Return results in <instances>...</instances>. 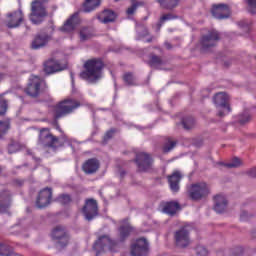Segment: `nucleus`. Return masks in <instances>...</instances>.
<instances>
[{
    "label": "nucleus",
    "mask_w": 256,
    "mask_h": 256,
    "mask_svg": "<svg viewBox=\"0 0 256 256\" xmlns=\"http://www.w3.org/2000/svg\"><path fill=\"white\" fill-rule=\"evenodd\" d=\"M122 225L119 226V239L115 240L111 236L104 234L98 237V239L93 244V249L96 251V255L103 253L104 251H111L112 253H117L120 243H125L131 233H133L134 228L129 223L128 219L122 221Z\"/></svg>",
    "instance_id": "1"
},
{
    "label": "nucleus",
    "mask_w": 256,
    "mask_h": 256,
    "mask_svg": "<svg viewBox=\"0 0 256 256\" xmlns=\"http://www.w3.org/2000/svg\"><path fill=\"white\" fill-rule=\"evenodd\" d=\"M105 63L99 58H93L87 60L84 63V71L80 73V78L88 83H97V80L101 78Z\"/></svg>",
    "instance_id": "2"
},
{
    "label": "nucleus",
    "mask_w": 256,
    "mask_h": 256,
    "mask_svg": "<svg viewBox=\"0 0 256 256\" xmlns=\"http://www.w3.org/2000/svg\"><path fill=\"white\" fill-rule=\"evenodd\" d=\"M38 133L37 144L43 147V149H53L55 151L65 145V139L61 140L53 135L51 128H40Z\"/></svg>",
    "instance_id": "3"
},
{
    "label": "nucleus",
    "mask_w": 256,
    "mask_h": 256,
    "mask_svg": "<svg viewBox=\"0 0 256 256\" xmlns=\"http://www.w3.org/2000/svg\"><path fill=\"white\" fill-rule=\"evenodd\" d=\"M81 102L73 98H66L60 101L54 109V121H59L61 117L71 115L76 109H79Z\"/></svg>",
    "instance_id": "4"
},
{
    "label": "nucleus",
    "mask_w": 256,
    "mask_h": 256,
    "mask_svg": "<svg viewBox=\"0 0 256 256\" xmlns=\"http://www.w3.org/2000/svg\"><path fill=\"white\" fill-rule=\"evenodd\" d=\"M48 3L49 1L47 0H34L31 2L30 21L33 25H41L45 18L49 16V12H47Z\"/></svg>",
    "instance_id": "5"
},
{
    "label": "nucleus",
    "mask_w": 256,
    "mask_h": 256,
    "mask_svg": "<svg viewBox=\"0 0 256 256\" xmlns=\"http://www.w3.org/2000/svg\"><path fill=\"white\" fill-rule=\"evenodd\" d=\"M219 41H221V34L217 30H209L200 37L199 45L201 53H211L217 47Z\"/></svg>",
    "instance_id": "6"
},
{
    "label": "nucleus",
    "mask_w": 256,
    "mask_h": 256,
    "mask_svg": "<svg viewBox=\"0 0 256 256\" xmlns=\"http://www.w3.org/2000/svg\"><path fill=\"white\" fill-rule=\"evenodd\" d=\"M209 193H211V189L205 182H197L187 187V197L191 201H203L209 197Z\"/></svg>",
    "instance_id": "7"
},
{
    "label": "nucleus",
    "mask_w": 256,
    "mask_h": 256,
    "mask_svg": "<svg viewBox=\"0 0 256 256\" xmlns=\"http://www.w3.org/2000/svg\"><path fill=\"white\" fill-rule=\"evenodd\" d=\"M191 226L185 225L174 232V243L178 249H187L191 245Z\"/></svg>",
    "instance_id": "8"
},
{
    "label": "nucleus",
    "mask_w": 256,
    "mask_h": 256,
    "mask_svg": "<svg viewBox=\"0 0 256 256\" xmlns=\"http://www.w3.org/2000/svg\"><path fill=\"white\" fill-rule=\"evenodd\" d=\"M153 156L147 152H137L133 162L137 166L138 173H147L153 169Z\"/></svg>",
    "instance_id": "9"
},
{
    "label": "nucleus",
    "mask_w": 256,
    "mask_h": 256,
    "mask_svg": "<svg viewBox=\"0 0 256 256\" xmlns=\"http://www.w3.org/2000/svg\"><path fill=\"white\" fill-rule=\"evenodd\" d=\"M214 103L218 109V117H225L227 113H231V105H229V96L223 92H219L214 96Z\"/></svg>",
    "instance_id": "10"
},
{
    "label": "nucleus",
    "mask_w": 256,
    "mask_h": 256,
    "mask_svg": "<svg viewBox=\"0 0 256 256\" xmlns=\"http://www.w3.org/2000/svg\"><path fill=\"white\" fill-rule=\"evenodd\" d=\"M82 214L86 221H93L95 217L99 216V204L93 198H87L82 207Z\"/></svg>",
    "instance_id": "11"
},
{
    "label": "nucleus",
    "mask_w": 256,
    "mask_h": 256,
    "mask_svg": "<svg viewBox=\"0 0 256 256\" xmlns=\"http://www.w3.org/2000/svg\"><path fill=\"white\" fill-rule=\"evenodd\" d=\"M131 256H147L149 255V242L145 238H139L130 246Z\"/></svg>",
    "instance_id": "12"
},
{
    "label": "nucleus",
    "mask_w": 256,
    "mask_h": 256,
    "mask_svg": "<svg viewBox=\"0 0 256 256\" xmlns=\"http://www.w3.org/2000/svg\"><path fill=\"white\" fill-rule=\"evenodd\" d=\"M24 93L32 99H37L41 95V78L39 76H32L27 87L24 89Z\"/></svg>",
    "instance_id": "13"
},
{
    "label": "nucleus",
    "mask_w": 256,
    "mask_h": 256,
    "mask_svg": "<svg viewBox=\"0 0 256 256\" xmlns=\"http://www.w3.org/2000/svg\"><path fill=\"white\" fill-rule=\"evenodd\" d=\"M52 239L56 241L59 247H67V245H69V233H67V229L61 225L56 226L52 230Z\"/></svg>",
    "instance_id": "14"
},
{
    "label": "nucleus",
    "mask_w": 256,
    "mask_h": 256,
    "mask_svg": "<svg viewBox=\"0 0 256 256\" xmlns=\"http://www.w3.org/2000/svg\"><path fill=\"white\" fill-rule=\"evenodd\" d=\"M51 199H53V189L49 187L42 189L36 198V207L45 209L51 204Z\"/></svg>",
    "instance_id": "15"
},
{
    "label": "nucleus",
    "mask_w": 256,
    "mask_h": 256,
    "mask_svg": "<svg viewBox=\"0 0 256 256\" xmlns=\"http://www.w3.org/2000/svg\"><path fill=\"white\" fill-rule=\"evenodd\" d=\"M211 14L215 19L223 20L231 17V8L227 4H213Z\"/></svg>",
    "instance_id": "16"
},
{
    "label": "nucleus",
    "mask_w": 256,
    "mask_h": 256,
    "mask_svg": "<svg viewBox=\"0 0 256 256\" xmlns=\"http://www.w3.org/2000/svg\"><path fill=\"white\" fill-rule=\"evenodd\" d=\"M25 21V15L22 10H16L7 14L6 26L8 29H17L21 26V23Z\"/></svg>",
    "instance_id": "17"
},
{
    "label": "nucleus",
    "mask_w": 256,
    "mask_h": 256,
    "mask_svg": "<svg viewBox=\"0 0 256 256\" xmlns=\"http://www.w3.org/2000/svg\"><path fill=\"white\" fill-rule=\"evenodd\" d=\"M49 41H51V35L47 34L46 32H40L34 36L30 47L34 51H37V49H43V47H47Z\"/></svg>",
    "instance_id": "18"
},
{
    "label": "nucleus",
    "mask_w": 256,
    "mask_h": 256,
    "mask_svg": "<svg viewBox=\"0 0 256 256\" xmlns=\"http://www.w3.org/2000/svg\"><path fill=\"white\" fill-rule=\"evenodd\" d=\"M77 25H79V13L76 12L65 21L64 25L60 27V31L62 33H73Z\"/></svg>",
    "instance_id": "19"
},
{
    "label": "nucleus",
    "mask_w": 256,
    "mask_h": 256,
    "mask_svg": "<svg viewBox=\"0 0 256 256\" xmlns=\"http://www.w3.org/2000/svg\"><path fill=\"white\" fill-rule=\"evenodd\" d=\"M43 71L46 75H53V73H59V71H63V66L59 61L51 58L44 62Z\"/></svg>",
    "instance_id": "20"
},
{
    "label": "nucleus",
    "mask_w": 256,
    "mask_h": 256,
    "mask_svg": "<svg viewBox=\"0 0 256 256\" xmlns=\"http://www.w3.org/2000/svg\"><path fill=\"white\" fill-rule=\"evenodd\" d=\"M99 167H101L99 160L97 158H90L82 164V171L86 175H93L96 171H99Z\"/></svg>",
    "instance_id": "21"
},
{
    "label": "nucleus",
    "mask_w": 256,
    "mask_h": 256,
    "mask_svg": "<svg viewBox=\"0 0 256 256\" xmlns=\"http://www.w3.org/2000/svg\"><path fill=\"white\" fill-rule=\"evenodd\" d=\"M12 197L11 190L4 189L0 191V213H5L11 207Z\"/></svg>",
    "instance_id": "22"
},
{
    "label": "nucleus",
    "mask_w": 256,
    "mask_h": 256,
    "mask_svg": "<svg viewBox=\"0 0 256 256\" xmlns=\"http://www.w3.org/2000/svg\"><path fill=\"white\" fill-rule=\"evenodd\" d=\"M97 19L100 23L107 25L109 23H115L117 20V13L111 9H105L97 15Z\"/></svg>",
    "instance_id": "23"
},
{
    "label": "nucleus",
    "mask_w": 256,
    "mask_h": 256,
    "mask_svg": "<svg viewBox=\"0 0 256 256\" xmlns=\"http://www.w3.org/2000/svg\"><path fill=\"white\" fill-rule=\"evenodd\" d=\"M177 211H181V204L177 201H169L162 203V212L170 217H175Z\"/></svg>",
    "instance_id": "24"
},
{
    "label": "nucleus",
    "mask_w": 256,
    "mask_h": 256,
    "mask_svg": "<svg viewBox=\"0 0 256 256\" xmlns=\"http://www.w3.org/2000/svg\"><path fill=\"white\" fill-rule=\"evenodd\" d=\"M167 179L171 191H173V193H179V184L181 183V179H183V175L181 174V172L175 171L171 175L167 176Z\"/></svg>",
    "instance_id": "25"
},
{
    "label": "nucleus",
    "mask_w": 256,
    "mask_h": 256,
    "mask_svg": "<svg viewBox=\"0 0 256 256\" xmlns=\"http://www.w3.org/2000/svg\"><path fill=\"white\" fill-rule=\"evenodd\" d=\"M227 205L228 202L225 196L222 194H217L214 196V211H216V213H225Z\"/></svg>",
    "instance_id": "26"
},
{
    "label": "nucleus",
    "mask_w": 256,
    "mask_h": 256,
    "mask_svg": "<svg viewBox=\"0 0 256 256\" xmlns=\"http://www.w3.org/2000/svg\"><path fill=\"white\" fill-rule=\"evenodd\" d=\"M101 6V0H85L82 4L84 13H91Z\"/></svg>",
    "instance_id": "27"
},
{
    "label": "nucleus",
    "mask_w": 256,
    "mask_h": 256,
    "mask_svg": "<svg viewBox=\"0 0 256 256\" xmlns=\"http://www.w3.org/2000/svg\"><path fill=\"white\" fill-rule=\"evenodd\" d=\"M162 9L167 11H173L176 7H179V0H157Z\"/></svg>",
    "instance_id": "28"
},
{
    "label": "nucleus",
    "mask_w": 256,
    "mask_h": 256,
    "mask_svg": "<svg viewBox=\"0 0 256 256\" xmlns=\"http://www.w3.org/2000/svg\"><path fill=\"white\" fill-rule=\"evenodd\" d=\"M148 65H150V67H153L154 69H159V67L163 65V58H161V56H157V54H150Z\"/></svg>",
    "instance_id": "29"
},
{
    "label": "nucleus",
    "mask_w": 256,
    "mask_h": 256,
    "mask_svg": "<svg viewBox=\"0 0 256 256\" xmlns=\"http://www.w3.org/2000/svg\"><path fill=\"white\" fill-rule=\"evenodd\" d=\"M181 125L186 131H191L195 127V118L193 116H186L182 118Z\"/></svg>",
    "instance_id": "30"
},
{
    "label": "nucleus",
    "mask_w": 256,
    "mask_h": 256,
    "mask_svg": "<svg viewBox=\"0 0 256 256\" xmlns=\"http://www.w3.org/2000/svg\"><path fill=\"white\" fill-rule=\"evenodd\" d=\"M91 37H95V31L93 28L85 27L80 30V39L81 41H88Z\"/></svg>",
    "instance_id": "31"
},
{
    "label": "nucleus",
    "mask_w": 256,
    "mask_h": 256,
    "mask_svg": "<svg viewBox=\"0 0 256 256\" xmlns=\"http://www.w3.org/2000/svg\"><path fill=\"white\" fill-rule=\"evenodd\" d=\"M23 149V145L21 143L15 141L14 139H10V143L8 144V153L9 155H13V153H17Z\"/></svg>",
    "instance_id": "32"
},
{
    "label": "nucleus",
    "mask_w": 256,
    "mask_h": 256,
    "mask_svg": "<svg viewBox=\"0 0 256 256\" xmlns=\"http://www.w3.org/2000/svg\"><path fill=\"white\" fill-rule=\"evenodd\" d=\"M11 129L9 120H0V140L3 139Z\"/></svg>",
    "instance_id": "33"
},
{
    "label": "nucleus",
    "mask_w": 256,
    "mask_h": 256,
    "mask_svg": "<svg viewBox=\"0 0 256 256\" xmlns=\"http://www.w3.org/2000/svg\"><path fill=\"white\" fill-rule=\"evenodd\" d=\"M56 201L60 203V205H70L73 202V198L70 194H60Z\"/></svg>",
    "instance_id": "34"
},
{
    "label": "nucleus",
    "mask_w": 256,
    "mask_h": 256,
    "mask_svg": "<svg viewBox=\"0 0 256 256\" xmlns=\"http://www.w3.org/2000/svg\"><path fill=\"white\" fill-rule=\"evenodd\" d=\"M219 165H223L224 167H227L228 169H235L237 167H241V165H243V162H241V159L235 157L232 160V162H230V163L220 162Z\"/></svg>",
    "instance_id": "35"
},
{
    "label": "nucleus",
    "mask_w": 256,
    "mask_h": 256,
    "mask_svg": "<svg viewBox=\"0 0 256 256\" xmlns=\"http://www.w3.org/2000/svg\"><path fill=\"white\" fill-rule=\"evenodd\" d=\"M13 255V247L0 243V256H11Z\"/></svg>",
    "instance_id": "36"
},
{
    "label": "nucleus",
    "mask_w": 256,
    "mask_h": 256,
    "mask_svg": "<svg viewBox=\"0 0 256 256\" xmlns=\"http://www.w3.org/2000/svg\"><path fill=\"white\" fill-rule=\"evenodd\" d=\"M123 80L126 83V85L132 87L134 85H137V82H135V75L131 72H127L123 76Z\"/></svg>",
    "instance_id": "37"
},
{
    "label": "nucleus",
    "mask_w": 256,
    "mask_h": 256,
    "mask_svg": "<svg viewBox=\"0 0 256 256\" xmlns=\"http://www.w3.org/2000/svg\"><path fill=\"white\" fill-rule=\"evenodd\" d=\"M177 145L176 141L171 140V138H168V142L164 144L162 151L163 153H169L170 151H173Z\"/></svg>",
    "instance_id": "38"
},
{
    "label": "nucleus",
    "mask_w": 256,
    "mask_h": 256,
    "mask_svg": "<svg viewBox=\"0 0 256 256\" xmlns=\"http://www.w3.org/2000/svg\"><path fill=\"white\" fill-rule=\"evenodd\" d=\"M173 19H179V16L173 14V13H167L160 17L159 23L160 25H163L165 21H172Z\"/></svg>",
    "instance_id": "39"
},
{
    "label": "nucleus",
    "mask_w": 256,
    "mask_h": 256,
    "mask_svg": "<svg viewBox=\"0 0 256 256\" xmlns=\"http://www.w3.org/2000/svg\"><path fill=\"white\" fill-rule=\"evenodd\" d=\"M143 5V2H138L137 0H132L131 6L127 9V15H133L137 11V7Z\"/></svg>",
    "instance_id": "40"
},
{
    "label": "nucleus",
    "mask_w": 256,
    "mask_h": 256,
    "mask_svg": "<svg viewBox=\"0 0 256 256\" xmlns=\"http://www.w3.org/2000/svg\"><path fill=\"white\" fill-rule=\"evenodd\" d=\"M249 121H251V115H249V113L244 112L239 116L238 122L240 125H245V123H249Z\"/></svg>",
    "instance_id": "41"
},
{
    "label": "nucleus",
    "mask_w": 256,
    "mask_h": 256,
    "mask_svg": "<svg viewBox=\"0 0 256 256\" xmlns=\"http://www.w3.org/2000/svg\"><path fill=\"white\" fill-rule=\"evenodd\" d=\"M246 3L248 5V11L252 15L256 14V0H246Z\"/></svg>",
    "instance_id": "42"
},
{
    "label": "nucleus",
    "mask_w": 256,
    "mask_h": 256,
    "mask_svg": "<svg viewBox=\"0 0 256 256\" xmlns=\"http://www.w3.org/2000/svg\"><path fill=\"white\" fill-rule=\"evenodd\" d=\"M196 255L197 256H208L209 255V250H207L205 248V246L199 245V246L196 247Z\"/></svg>",
    "instance_id": "43"
},
{
    "label": "nucleus",
    "mask_w": 256,
    "mask_h": 256,
    "mask_svg": "<svg viewBox=\"0 0 256 256\" xmlns=\"http://www.w3.org/2000/svg\"><path fill=\"white\" fill-rule=\"evenodd\" d=\"M7 113V100L0 99V116L5 115Z\"/></svg>",
    "instance_id": "44"
},
{
    "label": "nucleus",
    "mask_w": 256,
    "mask_h": 256,
    "mask_svg": "<svg viewBox=\"0 0 256 256\" xmlns=\"http://www.w3.org/2000/svg\"><path fill=\"white\" fill-rule=\"evenodd\" d=\"M250 217H251V214L247 213V211L245 210L241 211V214H240L241 221H248Z\"/></svg>",
    "instance_id": "45"
},
{
    "label": "nucleus",
    "mask_w": 256,
    "mask_h": 256,
    "mask_svg": "<svg viewBox=\"0 0 256 256\" xmlns=\"http://www.w3.org/2000/svg\"><path fill=\"white\" fill-rule=\"evenodd\" d=\"M113 135H115V130L111 129L108 132H106L104 139L106 140L113 139Z\"/></svg>",
    "instance_id": "46"
},
{
    "label": "nucleus",
    "mask_w": 256,
    "mask_h": 256,
    "mask_svg": "<svg viewBox=\"0 0 256 256\" xmlns=\"http://www.w3.org/2000/svg\"><path fill=\"white\" fill-rule=\"evenodd\" d=\"M25 182L23 180L15 179L13 180V184L16 185L17 187H23V184Z\"/></svg>",
    "instance_id": "47"
},
{
    "label": "nucleus",
    "mask_w": 256,
    "mask_h": 256,
    "mask_svg": "<svg viewBox=\"0 0 256 256\" xmlns=\"http://www.w3.org/2000/svg\"><path fill=\"white\" fill-rule=\"evenodd\" d=\"M119 173H120L121 179H123V177H125L127 175V171H125L124 169H120Z\"/></svg>",
    "instance_id": "48"
},
{
    "label": "nucleus",
    "mask_w": 256,
    "mask_h": 256,
    "mask_svg": "<svg viewBox=\"0 0 256 256\" xmlns=\"http://www.w3.org/2000/svg\"><path fill=\"white\" fill-rule=\"evenodd\" d=\"M164 45H165L166 49H168V50L173 49V45H171V43H169V42H165Z\"/></svg>",
    "instance_id": "49"
},
{
    "label": "nucleus",
    "mask_w": 256,
    "mask_h": 256,
    "mask_svg": "<svg viewBox=\"0 0 256 256\" xmlns=\"http://www.w3.org/2000/svg\"><path fill=\"white\" fill-rule=\"evenodd\" d=\"M251 237L252 239H256V228L251 231Z\"/></svg>",
    "instance_id": "50"
},
{
    "label": "nucleus",
    "mask_w": 256,
    "mask_h": 256,
    "mask_svg": "<svg viewBox=\"0 0 256 256\" xmlns=\"http://www.w3.org/2000/svg\"><path fill=\"white\" fill-rule=\"evenodd\" d=\"M26 155H29L30 157H33V152L31 151V149L26 150Z\"/></svg>",
    "instance_id": "51"
},
{
    "label": "nucleus",
    "mask_w": 256,
    "mask_h": 256,
    "mask_svg": "<svg viewBox=\"0 0 256 256\" xmlns=\"http://www.w3.org/2000/svg\"><path fill=\"white\" fill-rule=\"evenodd\" d=\"M229 65H231V62H224L225 67H229Z\"/></svg>",
    "instance_id": "52"
},
{
    "label": "nucleus",
    "mask_w": 256,
    "mask_h": 256,
    "mask_svg": "<svg viewBox=\"0 0 256 256\" xmlns=\"http://www.w3.org/2000/svg\"><path fill=\"white\" fill-rule=\"evenodd\" d=\"M52 9H53V11H56L57 10V6L53 5Z\"/></svg>",
    "instance_id": "53"
},
{
    "label": "nucleus",
    "mask_w": 256,
    "mask_h": 256,
    "mask_svg": "<svg viewBox=\"0 0 256 256\" xmlns=\"http://www.w3.org/2000/svg\"><path fill=\"white\" fill-rule=\"evenodd\" d=\"M1 173H3V168H1L0 166V177H1Z\"/></svg>",
    "instance_id": "54"
},
{
    "label": "nucleus",
    "mask_w": 256,
    "mask_h": 256,
    "mask_svg": "<svg viewBox=\"0 0 256 256\" xmlns=\"http://www.w3.org/2000/svg\"><path fill=\"white\" fill-rule=\"evenodd\" d=\"M3 79V74H0V81H2Z\"/></svg>",
    "instance_id": "55"
},
{
    "label": "nucleus",
    "mask_w": 256,
    "mask_h": 256,
    "mask_svg": "<svg viewBox=\"0 0 256 256\" xmlns=\"http://www.w3.org/2000/svg\"><path fill=\"white\" fill-rule=\"evenodd\" d=\"M148 43H151V39H148Z\"/></svg>",
    "instance_id": "56"
},
{
    "label": "nucleus",
    "mask_w": 256,
    "mask_h": 256,
    "mask_svg": "<svg viewBox=\"0 0 256 256\" xmlns=\"http://www.w3.org/2000/svg\"><path fill=\"white\" fill-rule=\"evenodd\" d=\"M33 159H36V161H37V158H35V156H33Z\"/></svg>",
    "instance_id": "57"
},
{
    "label": "nucleus",
    "mask_w": 256,
    "mask_h": 256,
    "mask_svg": "<svg viewBox=\"0 0 256 256\" xmlns=\"http://www.w3.org/2000/svg\"><path fill=\"white\" fill-rule=\"evenodd\" d=\"M115 1H119V0H115Z\"/></svg>",
    "instance_id": "58"
}]
</instances>
